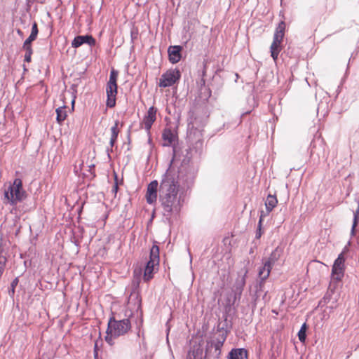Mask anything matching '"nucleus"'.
<instances>
[{
    "label": "nucleus",
    "mask_w": 359,
    "mask_h": 359,
    "mask_svg": "<svg viewBox=\"0 0 359 359\" xmlns=\"http://www.w3.org/2000/svg\"><path fill=\"white\" fill-rule=\"evenodd\" d=\"M179 175L173 168H169L163 175L159 186V196L164 215L178 212L181 208Z\"/></svg>",
    "instance_id": "obj_1"
},
{
    "label": "nucleus",
    "mask_w": 359,
    "mask_h": 359,
    "mask_svg": "<svg viewBox=\"0 0 359 359\" xmlns=\"http://www.w3.org/2000/svg\"><path fill=\"white\" fill-rule=\"evenodd\" d=\"M131 328L128 319L116 320L114 317L109 318L104 339L109 346L114 345V339L126 334Z\"/></svg>",
    "instance_id": "obj_2"
},
{
    "label": "nucleus",
    "mask_w": 359,
    "mask_h": 359,
    "mask_svg": "<svg viewBox=\"0 0 359 359\" xmlns=\"http://www.w3.org/2000/svg\"><path fill=\"white\" fill-rule=\"evenodd\" d=\"M3 202L4 204L15 205L22 201L27 196L26 191L22 187V182L20 178L14 180L12 184L5 185Z\"/></svg>",
    "instance_id": "obj_3"
},
{
    "label": "nucleus",
    "mask_w": 359,
    "mask_h": 359,
    "mask_svg": "<svg viewBox=\"0 0 359 359\" xmlns=\"http://www.w3.org/2000/svg\"><path fill=\"white\" fill-rule=\"evenodd\" d=\"M159 262V248L156 244H154L150 250L149 260L144 269V280L149 281L154 278V274L158 271Z\"/></svg>",
    "instance_id": "obj_4"
},
{
    "label": "nucleus",
    "mask_w": 359,
    "mask_h": 359,
    "mask_svg": "<svg viewBox=\"0 0 359 359\" xmlns=\"http://www.w3.org/2000/svg\"><path fill=\"white\" fill-rule=\"evenodd\" d=\"M286 24L284 20L280 21L276 28L273 41L270 46L271 55L274 61H276L280 52L283 49L282 43L285 36Z\"/></svg>",
    "instance_id": "obj_5"
},
{
    "label": "nucleus",
    "mask_w": 359,
    "mask_h": 359,
    "mask_svg": "<svg viewBox=\"0 0 359 359\" xmlns=\"http://www.w3.org/2000/svg\"><path fill=\"white\" fill-rule=\"evenodd\" d=\"M118 72L115 69H111L110 72L109 79L106 86L107 102L106 105L107 107L112 108L116 105V95H117V79Z\"/></svg>",
    "instance_id": "obj_6"
},
{
    "label": "nucleus",
    "mask_w": 359,
    "mask_h": 359,
    "mask_svg": "<svg viewBox=\"0 0 359 359\" xmlns=\"http://www.w3.org/2000/svg\"><path fill=\"white\" fill-rule=\"evenodd\" d=\"M181 78V73L177 69H170L163 73L159 79L158 86L166 88L178 83Z\"/></svg>",
    "instance_id": "obj_7"
},
{
    "label": "nucleus",
    "mask_w": 359,
    "mask_h": 359,
    "mask_svg": "<svg viewBox=\"0 0 359 359\" xmlns=\"http://www.w3.org/2000/svg\"><path fill=\"white\" fill-rule=\"evenodd\" d=\"M344 252H341L334 260L332 268L331 278L333 280L341 281L345 273Z\"/></svg>",
    "instance_id": "obj_8"
},
{
    "label": "nucleus",
    "mask_w": 359,
    "mask_h": 359,
    "mask_svg": "<svg viewBox=\"0 0 359 359\" xmlns=\"http://www.w3.org/2000/svg\"><path fill=\"white\" fill-rule=\"evenodd\" d=\"M277 250L273 251L270 257L264 263V265L259 270V277L262 282H264L269 276L272 267L275 262L278 259L276 257Z\"/></svg>",
    "instance_id": "obj_9"
},
{
    "label": "nucleus",
    "mask_w": 359,
    "mask_h": 359,
    "mask_svg": "<svg viewBox=\"0 0 359 359\" xmlns=\"http://www.w3.org/2000/svg\"><path fill=\"white\" fill-rule=\"evenodd\" d=\"M157 109L154 106L150 107L147 114L143 117L141 122L142 128H144L147 132L150 131L153 123L156 120Z\"/></svg>",
    "instance_id": "obj_10"
},
{
    "label": "nucleus",
    "mask_w": 359,
    "mask_h": 359,
    "mask_svg": "<svg viewBox=\"0 0 359 359\" xmlns=\"http://www.w3.org/2000/svg\"><path fill=\"white\" fill-rule=\"evenodd\" d=\"M158 182L157 180L151 182L147 188L145 198L149 204H152L156 201L158 194Z\"/></svg>",
    "instance_id": "obj_11"
},
{
    "label": "nucleus",
    "mask_w": 359,
    "mask_h": 359,
    "mask_svg": "<svg viewBox=\"0 0 359 359\" xmlns=\"http://www.w3.org/2000/svg\"><path fill=\"white\" fill-rule=\"evenodd\" d=\"M95 39L91 35L77 36L72 42L73 48H79L84 43L88 44L90 46L95 45Z\"/></svg>",
    "instance_id": "obj_12"
},
{
    "label": "nucleus",
    "mask_w": 359,
    "mask_h": 359,
    "mask_svg": "<svg viewBox=\"0 0 359 359\" xmlns=\"http://www.w3.org/2000/svg\"><path fill=\"white\" fill-rule=\"evenodd\" d=\"M182 48L180 46H171L168 48V53L169 60L171 63H177L182 57L181 51Z\"/></svg>",
    "instance_id": "obj_13"
},
{
    "label": "nucleus",
    "mask_w": 359,
    "mask_h": 359,
    "mask_svg": "<svg viewBox=\"0 0 359 359\" xmlns=\"http://www.w3.org/2000/svg\"><path fill=\"white\" fill-rule=\"evenodd\" d=\"M177 138V135L168 128H165L162 133V139L163 141V145L164 147L171 146L175 143Z\"/></svg>",
    "instance_id": "obj_14"
},
{
    "label": "nucleus",
    "mask_w": 359,
    "mask_h": 359,
    "mask_svg": "<svg viewBox=\"0 0 359 359\" xmlns=\"http://www.w3.org/2000/svg\"><path fill=\"white\" fill-rule=\"evenodd\" d=\"M123 127V123H120L118 120H116L114 122V125L111 126V137L109 140V144L111 147H113L116 142L118 135L121 131V128Z\"/></svg>",
    "instance_id": "obj_15"
},
{
    "label": "nucleus",
    "mask_w": 359,
    "mask_h": 359,
    "mask_svg": "<svg viewBox=\"0 0 359 359\" xmlns=\"http://www.w3.org/2000/svg\"><path fill=\"white\" fill-rule=\"evenodd\" d=\"M226 338V335L223 333L218 339H217L215 342H211L210 346H208L206 349V354L211 348L214 347L216 355H219L221 353V348L222 347Z\"/></svg>",
    "instance_id": "obj_16"
},
{
    "label": "nucleus",
    "mask_w": 359,
    "mask_h": 359,
    "mask_svg": "<svg viewBox=\"0 0 359 359\" xmlns=\"http://www.w3.org/2000/svg\"><path fill=\"white\" fill-rule=\"evenodd\" d=\"M228 359H248V352L244 348H236L229 353Z\"/></svg>",
    "instance_id": "obj_17"
},
{
    "label": "nucleus",
    "mask_w": 359,
    "mask_h": 359,
    "mask_svg": "<svg viewBox=\"0 0 359 359\" xmlns=\"http://www.w3.org/2000/svg\"><path fill=\"white\" fill-rule=\"evenodd\" d=\"M278 199L275 195H268L266 200L265 201V206L267 210V212H271L273 209L277 205Z\"/></svg>",
    "instance_id": "obj_18"
},
{
    "label": "nucleus",
    "mask_w": 359,
    "mask_h": 359,
    "mask_svg": "<svg viewBox=\"0 0 359 359\" xmlns=\"http://www.w3.org/2000/svg\"><path fill=\"white\" fill-rule=\"evenodd\" d=\"M23 50L25 51V62H30L32 61V55L33 54V49L31 43L24 42L22 46Z\"/></svg>",
    "instance_id": "obj_19"
},
{
    "label": "nucleus",
    "mask_w": 359,
    "mask_h": 359,
    "mask_svg": "<svg viewBox=\"0 0 359 359\" xmlns=\"http://www.w3.org/2000/svg\"><path fill=\"white\" fill-rule=\"evenodd\" d=\"M202 357L203 349L200 347H196L189 351L187 359H202Z\"/></svg>",
    "instance_id": "obj_20"
},
{
    "label": "nucleus",
    "mask_w": 359,
    "mask_h": 359,
    "mask_svg": "<svg viewBox=\"0 0 359 359\" xmlns=\"http://www.w3.org/2000/svg\"><path fill=\"white\" fill-rule=\"evenodd\" d=\"M56 114H57V121L58 123L61 124L62 121H64L67 116V107H58L56 109Z\"/></svg>",
    "instance_id": "obj_21"
},
{
    "label": "nucleus",
    "mask_w": 359,
    "mask_h": 359,
    "mask_svg": "<svg viewBox=\"0 0 359 359\" xmlns=\"http://www.w3.org/2000/svg\"><path fill=\"white\" fill-rule=\"evenodd\" d=\"M306 324L304 323L301 327L299 332H298V338L301 342H304L306 340Z\"/></svg>",
    "instance_id": "obj_22"
},
{
    "label": "nucleus",
    "mask_w": 359,
    "mask_h": 359,
    "mask_svg": "<svg viewBox=\"0 0 359 359\" xmlns=\"http://www.w3.org/2000/svg\"><path fill=\"white\" fill-rule=\"evenodd\" d=\"M263 212H262V214H261V216H260V218H259V224H258V231L256 233V237L257 238H259L262 236V220H263Z\"/></svg>",
    "instance_id": "obj_23"
},
{
    "label": "nucleus",
    "mask_w": 359,
    "mask_h": 359,
    "mask_svg": "<svg viewBox=\"0 0 359 359\" xmlns=\"http://www.w3.org/2000/svg\"><path fill=\"white\" fill-rule=\"evenodd\" d=\"M358 221H359V205H358V210H356V212H355V215H354V220H353V229L356 228Z\"/></svg>",
    "instance_id": "obj_24"
},
{
    "label": "nucleus",
    "mask_w": 359,
    "mask_h": 359,
    "mask_svg": "<svg viewBox=\"0 0 359 359\" xmlns=\"http://www.w3.org/2000/svg\"><path fill=\"white\" fill-rule=\"evenodd\" d=\"M38 33H39V29H38L37 23L36 22H34V24L32 25L31 34H33V35L37 36Z\"/></svg>",
    "instance_id": "obj_25"
},
{
    "label": "nucleus",
    "mask_w": 359,
    "mask_h": 359,
    "mask_svg": "<svg viewBox=\"0 0 359 359\" xmlns=\"http://www.w3.org/2000/svg\"><path fill=\"white\" fill-rule=\"evenodd\" d=\"M98 341H96L94 345V359H98Z\"/></svg>",
    "instance_id": "obj_26"
},
{
    "label": "nucleus",
    "mask_w": 359,
    "mask_h": 359,
    "mask_svg": "<svg viewBox=\"0 0 359 359\" xmlns=\"http://www.w3.org/2000/svg\"><path fill=\"white\" fill-rule=\"evenodd\" d=\"M36 37V36L30 34L29 36L25 41V42L32 44V42L34 41Z\"/></svg>",
    "instance_id": "obj_27"
},
{
    "label": "nucleus",
    "mask_w": 359,
    "mask_h": 359,
    "mask_svg": "<svg viewBox=\"0 0 359 359\" xmlns=\"http://www.w3.org/2000/svg\"><path fill=\"white\" fill-rule=\"evenodd\" d=\"M18 283V280L17 279H15L12 283H11V286L13 287V290L14 289V287H15V285H17Z\"/></svg>",
    "instance_id": "obj_28"
},
{
    "label": "nucleus",
    "mask_w": 359,
    "mask_h": 359,
    "mask_svg": "<svg viewBox=\"0 0 359 359\" xmlns=\"http://www.w3.org/2000/svg\"><path fill=\"white\" fill-rule=\"evenodd\" d=\"M355 229H353V226L352 229H351V233L355 234Z\"/></svg>",
    "instance_id": "obj_29"
},
{
    "label": "nucleus",
    "mask_w": 359,
    "mask_h": 359,
    "mask_svg": "<svg viewBox=\"0 0 359 359\" xmlns=\"http://www.w3.org/2000/svg\"><path fill=\"white\" fill-rule=\"evenodd\" d=\"M17 32H18V34H20V35H22V32L20 29H18V30H17Z\"/></svg>",
    "instance_id": "obj_30"
}]
</instances>
